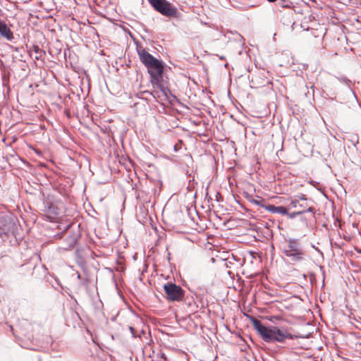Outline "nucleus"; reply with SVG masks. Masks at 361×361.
Segmentation results:
<instances>
[{"label": "nucleus", "instance_id": "12", "mask_svg": "<svg viewBox=\"0 0 361 361\" xmlns=\"http://www.w3.org/2000/svg\"><path fill=\"white\" fill-rule=\"evenodd\" d=\"M80 277H81V276H80V274H78V279H80Z\"/></svg>", "mask_w": 361, "mask_h": 361}, {"label": "nucleus", "instance_id": "1", "mask_svg": "<svg viewBox=\"0 0 361 361\" xmlns=\"http://www.w3.org/2000/svg\"><path fill=\"white\" fill-rule=\"evenodd\" d=\"M252 324L262 340L267 343H283L286 339H293L295 338V336L293 335L288 329L284 327L279 328L276 326H266L255 318L252 319Z\"/></svg>", "mask_w": 361, "mask_h": 361}, {"label": "nucleus", "instance_id": "6", "mask_svg": "<svg viewBox=\"0 0 361 361\" xmlns=\"http://www.w3.org/2000/svg\"><path fill=\"white\" fill-rule=\"evenodd\" d=\"M289 207L295 209L298 212H302V214L310 212L314 214V208L307 205L306 198L302 195L299 199L292 200L289 204Z\"/></svg>", "mask_w": 361, "mask_h": 361}, {"label": "nucleus", "instance_id": "5", "mask_svg": "<svg viewBox=\"0 0 361 361\" xmlns=\"http://www.w3.org/2000/svg\"><path fill=\"white\" fill-rule=\"evenodd\" d=\"M166 298L170 301H180L184 296L182 288L173 283H166L164 285Z\"/></svg>", "mask_w": 361, "mask_h": 361}, {"label": "nucleus", "instance_id": "9", "mask_svg": "<svg viewBox=\"0 0 361 361\" xmlns=\"http://www.w3.org/2000/svg\"><path fill=\"white\" fill-rule=\"evenodd\" d=\"M251 202H252L253 204H256V205H260V206H262V207H263L265 206V205H262V204H261L260 201L257 200H255V199H252V200H251Z\"/></svg>", "mask_w": 361, "mask_h": 361}, {"label": "nucleus", "instance_id": "10", "mask_svg": "<svg viewBox=\"0 0 361 361\" xmlns=\"http://www.w3.org/2000/svg\"><path fill=\"white\" fill-rule=\"evenodd\" d=\"M129 329H130L133 336L135 337V331L134 328L132 327V326H129Z\"/></svg>", "mask_w": 361, "mask_h": 361}, {"label": "nucleus", "instance_id": "7", "mask_svg": "<svg viewBox=\"0 0 361 361\" xmlns=\"http://www.w3.org/2000/svg\"><path fill=\"white\" fill-rule=\"evenodd\" d=\"M267 211L274 213V214H280L282 215H285L287 214V209L282 206H275L273 204H268L264 207Z\"/></svg>", "mask_w": 361, "mask_h": 361}, {"label": "nucleus", "instance_id": "4", "mask_svg": "<svg viewBox=\"0 0 361 361\" xmlns=\"http://www.w3.org/2000/svg\"><path fill=\"white\" fill-rule=\"evenodd\" d=\"M154 8L164 16L176 17L177 9L166 0H148Z\"/></svg>", "mask_w": 361, "mask_h": 361}, {"label": "nucleus", "instance_id": "8", "mask_svg": "<svg viewBox=\"0 0 361 361\" xmlns=\"http://www.w3.org/2000/svg\"><path fill=\"white\" fill-rule=\"evenodd\" d=\"M300 214H302V212H298L297 210L295 212H290V213H288L287 212V214H285V215H287L288 216V218H290V219H294L297 216L300 215Z\"/></svg>", "mask_w": 361, "mask_h": 361}, {"label": "nucleus", "instance_id": "2", "mask_svg": "<svg viewBox=\"0 0 361 361\" xmlns=\"http://www.w3.org/2000/svg\"><path fill=\"white\" fill-rule=\"evenodd\" d=\"M137 51L140 60L148 70L152 85L159 86L162 78L164 69L162 63L142 47H138Z\"/></svg>", "mask_w": 361, "mask_h": 361}, {"label": "nucleus", "instance_id": "11", "mask_svg": "<svg viewBox=\"0 0 361 361\" xmlns=\"http://www.w3.org/2000/svg\"><path fill=\"white\" fill-rule=\"evenodd\" d=\"M75 241H76V240L75 238L73 239L72 242H71V243L70 245V247H73L74 245V244L75 243Z\"/></svg>", "mask_w": 361, "mask_h": 361}, {"label": "nucleus", "instance_id": "3", "mask_svg": "<svg viewBox=\"0 0 361 361\" xmlns=\"http://www.w3.org/2000/svg\"><path fill=\"white\" fill-rule=\"evenodd\" d=\"M283 249V253L293 262H300L304 259L305 252L298 240L290 238Z\"/></svg>", "mask_w": 361, "mask_h": 361}]
</instances>
